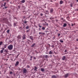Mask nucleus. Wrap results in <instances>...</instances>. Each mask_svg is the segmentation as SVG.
<instances>
[{"label":"nucleus","mask_w":78,"mask_h":78,"mask_svg":"<svg viewBox=\"0 0 78 78\" xmlns=\"http://www.w3.org/2000/svg\"><path fill=\"white\" fill-rule=\"evenodd\" d=\"M69 75V74L67 73L65 75V78H67Z\"/></svg>","instance_id":"nucleus-8"},{"label":"nucleus","mask_w":78,"mask_h":78,"mask_svg":"<svg viewBox=\"0 0 78 78\" xmlns=\"http://www.w3.org/2000/svg\"><path fill=\"white\" fill-rule=\"evenodd\" d=\"M45 29V28L44 27H43L42 28V30H44Z\"/></svg>","instance_id":"nucleus-28"},{"label":"nucleus","mask_w":78,"mask_h":78,"mask_svg":"<svg viewBox=\"0 0 78 78\" xmlns=\"http://www.w3.org/2000/svg\"><path fill=\"white\" fill-rule=\"evenodd\" d=\"M29 31H30L29 30H26L27 33H28V32H29Z\"/></svg>","instance_id":"nucleus-33"},{"label":"nucleus","mask_w":78,"mask_h":78,"mask_svg":"<svg viewBox=\"0 0 78 78\" xmlns=\"http://www.w3.org/2000/svg\"><path fill=\"white\" fill-rule=\"evenodd\" d=\"M67 50L66 49L65 51L64 52H67Z\"/></svg>","instance_id":"nucleus-39"},{"label":"nucleus","mask_w":78,"mask_h":78,"mask_svg":"<svg viewBox=\"0 0 78 78\" xmlns=\"http://www.w3.org/2000/svg\"><path fill=\"white\" fill-rule=\"evenodd\" d=\"M20 2L21 3H24L25 2V0H23L22 1H20Z\"/></svg>","instance_id":"nucleus-15"},{"label":"nucleus","mask_w":78,"mask_h":78,"mask_svg":"<svg viewBox=\"0 0 78 78\" xmlns=\"http://www.w3.org/2000/svg\"><path fill=\"white\" fill-rule=\"evenodd\" d=\"M60 5H62V4L63 3V1H60Z\"/></svg>","instance_id":"nucleus-18"},{"label":"nucleus","mask_w":78,"mask_h":78,"mask_svg":"<svg viewBox=\"0 0 78 78\" xmlns=\"http://www.w3.org/2000/svg\"><path fill=\"white\" fill-rule=\"evenodd\" d=\"M6 5V3L5 2L4 5V6H5V5Z\"/></svg>","instance_id":"nucleus-31"},{"label":"nucleus","mask_w":78,"mask_h":78,"mask_svg":"<svg viewBox=\"0 0 78 78\" xmlns=\"http://www.w3.org/2000/svg\"><path fill=\"white\" fill-rule=\"evenodd\" d=\"M18 8H20V6H18Z\"/></svg>","instance_id":"nucleus-45"},{"label":"nucleus","mask_w":78,"mask_h":78,"mask_svg":"<svg viewBox=\"0 0 78 78\" xmlns=\"http://www.w3.org/2000/svg\"><path fill=\"white\" fill-rule=\"evenodd\" d=\"M67 26V24L66 23H64L63 26V27H66Z\"/></svg>","instance_id":"nucleus-17"},{"label":"nucleus","mask_w":78,"mask_h":78,"mask_svg":"<svg viewBox=\"0 0 78 78\" xmlns=\"http://www.w3.org/2000/svg\"><path fill=\"white\" fill-rule=\"evenodd\" d=\"M6 1V0H3L2 1Z\"/></svg>","instance_id":"nucleus-60"},{"label":"nucleus","mask_w":78,"mask_h":78,"mask_svg":"<svg viewBox=\"0 0 78 78\" xmlns=\"http://www.w3.org/2000/svg\"><path fill=\"white\" fill-rule=\"evenodd\" d=\"M76 41H78V39H77Z\"/></svg>","instance_id":"nucleus-54"},{"label":"nucleus","mask_w":78,"mask_h":78,"mask_svg":"<svg viewBox=\"0 0 78 78\" xmlns=\"http://www.w3.org/2000/svg\"><path fill=\"white\" fill-rule=\"evenodd\" d=\"M48 47H50V44H48Z\"/></svg>","instance_id":"nucleus-34"},{"label":"nucleus","mask_w":78,"mask_h":78,"mask_svg":"<svg viewBox=\"0 0 78 78\" xmlns=\"http://www.w3.org/2000/svg\"><path fill=\"white\" fill-rule=\"evenodd\" d=\"M71 26H72V27H73V24H72Z\"/></svg>","instance_id":"nucleus-50"},{"label":"nucleus","mask_w":78,"mask_h":78,"mask_svg":"<svg viewBox=\"0 0 78 78\" xmlns=\"http://www.w3.org/2000/svg\"><path fill=\"white\" fill-rule=\"evenodd\" d=\"M55 39V37H53V39Z\"/></svg>","instance_id":"nucleus-56"},{"label":"nucleus","mask_w":78,"mask_h":78,"mask_svg":"<svg viewBox=\"0 0 78 78\" xmlns=\"http://www.w3.org/2000/svg\"><path fill=\"white\" fill-rule=\"evenodd\" d=\"M54 19V18L53 17L50 18V19Z\"/></svg>","instance_id":"nucleus-37"},{"label":"nucleus","mask_w":78,"mask_h":78,"mask_svg":"<svg viewBox=\"0 0 78 78\" xmlns=\"http://www.w3.org/2000/svg\"><path fill=\"white\" fill-rule=\"evenodd\" d=\"M28 41H30V40H28Z\"/></svg>","instance_id":"nucleus-57"},{"label":"nucleus","mask_w":78,"mask_h":78,"mask_svg":"<svg viewBox=\"0 0 78 78\" xmlns=\"http://www.w3.org/2000/svg\"><path fill=\"white\" fill-rule=\"evenodd\" d=\"M53 51H50L48 53L49 55H52V54H53Z\"/></svg>","instance_id":"nucleus-6"},{"label":"nucleus","mask_w":78,"mask_h":78,"mask_svg":"<svg viewBox=\"0 0 78 78\" xmlns=\"http://www.w3.org/2000/svg\"><path fill=\"white\" fill-rule=\"evenodd\" d=\"M25 20H26V19L25 20V21H24V22H23V23H27V22H28V21H26Z\"/></svg>","instance_id":"nucleus-21"},{"label":"nucleus","mask_w":78,"mask_h":78,"mask_svg":"<svg viewBox=\"0 0 78 78\" xmlns=\"http://www.w3.org/2000/svg\"><path fill=\"white\" fill-rule=\"evenodd\" d=\"M37 69V67L36 66L35 67V69H34V70H36V69Z\"/></svg>","instance_id":"nucleus-30"},{"label":"nucleus","mask_w":78,"mask_h":78,"mask_svg":"<svg viewBox=\"0 0 78 78\" xmlns=\"http://www.w3.org/2000/svg\"><path fill=\"white\" fill-rule=\"evenodd\" d=\"M8 8V7H5V9H6V8Z\"/></svg>","instance_id":"nucleus-52"},{"label":"nucleus","mask_w":78,"mask_h":78,"mask_svg":"<svg viewBox=\"0 0 78 78\" xmlns=\"http://www.w3.org/2000/svg\"><path fill=\"white\" fill-rule=\"evenodd\" d=\"M8 48L10 50H12L13 48V45L12 44H10L8 46Z\"/></svg>","instance_id":"nucleus-1"},{"label":"nucleus","mask_w":78,"mask_h":78,"mask_svg":"<svg viewBox=\"0 0 78 78\" xmlns=\"http://www.w3.org/2000/svg\"><path fill=\"white\" fill-rule=\"evenodd\" d=\"M51 47H52L53 48V47H54V45H52V46H51Z\"/></svg>","instance_id":"nucleus-42"},{"label":"nucleus","mask_w":78,"mask_h":78,"mask_svg":"<svg viewBox=\"0 0 78 78\" xmlns=\"http://www.w3.org/2000/svg\"><path fill=\"white\" fill-rule=\"evenodd\" d=\"M9 30H8L7 31V33H9Z\"/></svg>","instance_id":"nucleus-38"},{"label":"nucleus","mask_w":78,"mask_h":78,"mask_svg":"<svg viewBox=\"0 0 78 78\" xmlns=\"http://www.w3.org/2000/svg\"><path fill=\"white\" fill-rule=\"evenodd\" d=\"M39 34H42V32H39Z\"/></svg>","instance_id":"nucleus-40"},{"label":"nucleus","mask_w":78,"mask_h":78,"mask_svg":"<svg viewBox=\"0 0 78 78\" xmlns=\"http://www.w3.org/2000/svg\"><path fill=\"white\" fill-rule=\"evenodd\" d=\"M30 58L33 59V56H30Z\"/></svg>","instance_id":"nucleus-43"},{"label":"nucleus","mask_w":78,"mask_h":78,"mask_svg":"<svg viewBox=\"0 0 78 78\" xmlns=\"http://www.w3.org/2000/svg\"><path fill=\"white\" fill-rule=\"evenodd\" d=\"M60 35H61V34H58V36H60Z\"/></svg>","instance_id":"nucleus-48"},{"label":"nucleus","mask_w":78,"mask_h":78,"mask_svg":"<svg viewBox=\"0 0 78 78\" xmlns=\"http://www.w3.org/2000/svg\"><path fill=\"white\" fill-rule=\"evenodd\" d=\"M52 57V55H50V58H51Z\"/></svg>","instance_id":"nucleus-51"},{"label":"nucleus","mask_w":78,"mask_h":78,"mask_svg":"<svg viewBox=\"0 0 78 78\" xmlns=\"http://www.w3.org/2000/svg\"><path fill=\"white\" fill-rule=\"evenodd\" d=\"M38 26L39 27H40V28H41V27H42V25H40V24H38Z\"/></svg>","instance_id":"nucleus-26"},{"label":"nucleus","mask_w":78,"mask_h":78,"mask_svg":"<svg viewBox=\"0 0 78 78\" xmlns=\"http://www.w3.org/2000/svg\"><path fill=\"white\" fill-rule=\"evenodd\" d=\"M45 58H46V59H47V58H49V56H48V55H46L45 56Z\"/></svg>","instance_id":"nucleus-13"},{"label":"nucleus","mask_w":78,"mask_h":78,"mask_svg":"<svg viewBox=\"0 0 78 78\" xmlns=\"http://www.w3.org/2000/svg\"><path fill=\"white\" fill-rule=\"evenodd\" d=\"M2 21H3L4 22H7V21H8V19H7V18H4L3 19Z\"/></svg>","instance_id":"nucleus-2"},{"label":"nucleus","mask_w":78,"mask_h":78,"mask_svg":"<svg viewBox=\"0 0 78 78\" xmlns=\"http://www.w3.org/2000/svg\"><path fill=\"white\" fill-rule=\"evenodd\" d=\"M16 24H17V23H14L13 27H16V26H17V25H16Z\"/></svg>","instance_id":"nucleus-20"},{"label":"nucleus","mask_w":78,"mask_h":78,"mask_svg":"<svg viewBox=\"0 0 78 78\" xmlns=\"http://www.w3.org/2000/svg\"><path fill=\"white\" fill-rule=\"evenodd\" d=\"M32 59H33V58H30V61H32Z\"/></svg>","instance_id":"nucleus-44"},{"label":"nucleus","mask_w":78,"mask_h":78,"mask_svg":"<svg viewBox=\"0 0 78 78\" xmlns=\"http://www.w3.org/2000/svg\"><path fill=\"white\" fill-rule=\"evenodd\" d=\"M41 16H43V14L42 13H41Z\"/></svg>","instance_id":"nucleus-41"},{"label":"nucleus","mask_w":78,"mask_h":78,"mask_svg":"<svg viewBox=\"0 0 78 78\" xmlns=\"http://www.w3.org/2000/svg\"><path fill=\"white\" fill-rule=\"evenodd\" d=\"M2 50L1 51V53H3V50H4V48H2Z\"/></svg>","instance_id":"nucleus-12"},{"label":"nucleus","mask_w":78,"mask_h":78,"mask_svg":"<svg viewBox=\"0 0 78 78\" xmlns=\"http://www.w3.org/2000/svg\"><path fill=\"white\" fill-rule=\"evenodd\" d=\"M45 34V33H42L41 34V36H44V35Z\"/></svg>","instance_id":"nucleus-22"},{"label":"nucleus","mask_w":78,"mask_h":78,"mask_svg":"<svg viewBox=\"0 0 78 78\" xmlns=\"http://www.w3.org/2000/svg\"><path fill=\"white\" fill-rule=\"evenodd\" d=\"M8 45L7 44H6L5 45L3 46L4 48H4V50H5V48H6V46H7Z\"/></svg>","instance_id":"nucleus-10"},{"label":"nucleus","mask_w":78,"mask_h":78,"mask_svg":"<svg viewBox=\"0 0 78 78\" xmlns=\"http://www.w3.org/2000/svg\"><path fill=\"white\" fill-rule=\"evenodd\" d=\"M10 74H12V71H11L10 72Z\"/></svg>","instance_id":"nucleus-36"},{"label":"nucleus","mask_w":78,"mask_h":78,"mask_svg":"<svg viewBox=\"0 0 78 78\" xmlns=\"http://www.w3.org/2000/svg\"><path fill=\"white\" fill-rule=\"evenodd\" d=\"M26 28L27 30V29H28L29 28V27H28V26L26 27Z\"/></svg>","instance_id":"nucleus-29"},{"label":"nucleus","mask_w":78,"mask_h":78,"mask_svg":"<svg viewBox=\"0 0 78 78\" xmlns=\"http://www.w3.org/2000/svg\"><path fill=\"white\" fill-rule=\"evenodd\" d=\"M4 52H5V53H7V52H8V51L6 49H5L4 50Z\"/></svg>","instance_id":"nucleus-27"},{"label":"nucleus","mask_w":78,"mask_h":78,"mask_svg":"<svg viewBox=\"0 0 78 78\" xmlns=\"http://www.w3.org/2000/svg\"><path fill=\"white\" fill-rule=\"evenodd\" d=\"M27 68H30V66H29V65H27Z\"/></svg>","instance_id":"nucleus-32"},{"label":"nucleus","mask_w":78,"mask_h":78,"mask_svg":"<svg viewBox=\"0 0 78 78\" xmlns=\"http://www.w3.org/2000/svg\"><path fill=\"white\" fill-rule=\"evenodd\" d=\"M23 19H25V16H24L23 17Z\"/></svg>","instance_id":"nucleus-53"},{"label":"nucleus","mask_w":78,"mask_h":78,"mask_svg":"<svg viewBox=\"0 0 78 78\" xmlns=\"http://www.w3.org/2000/svg\"><path fill=\"white\" fill-rule=\"evenodd\" d=\"M19 61L16 62L15 65V66H17L19 65Z\"/></svg>","instance_id":"nucleus-4"},{"label":"nucleus","mask_w":78,"mask_h":78,"mask_svg":"<svg viewBox=\"0 0 78 78\" xmlns=\"http://www.w3.org/2000/svg\"><path fill=\"white\" fill-rule=\"evenodd\" d=\"M60 42H61V43H63V42H64V41H63L62 40H60Z\"/></svg>","instance_id":"nucleus-25"},{"label":"nucleus","mask_w":78,"mask_h":78,"mask_svg":"<svg viewBox=\"0 0 78 78\" xmlns=\"http://www.w3.org/2000/svg\"><path fill=\"white\" fill-rule=\"evenodd\" d=\"M35 43H34L33 44L31 45L32 47H33L34 45H35Z\"/></svg>","instance_id":"nucleus-23"},{"label":"nucleus","mask_w":78,"mask_h":78,"mask_svg":"<svg viewBox=\"0 0 78 78\" xmlns=\"http://www.w3.org/2000/svg\"><path fill=\"white\" fill-rule=\"evenodd\" d=\"M76 10L78 11V9H77Z\"/></svg>","instance_id":"nucleus-61"},{"label":"nucleus","mask_w":78,"mask_h":78,"mask_svg":"<svg viewBox=\"0 0 78 78\" xmlns=\"http://www.w3.org/2000/svg\"><path fill=\"white\" fill-rule=\"evenodd\" d=\"M71 7H72V5H71Z\"/></svg>","instance_id":"nucleus-63"},{"label":"nucleus","mask_w":78,"mask_h":78,"mask_svg":"<svg viewBox=\"0 0 78 78\" xmlns=\"http://www.w3.org/2000/svg\"><path fill=\"white\" fill-rule=\"evenodd\" d=\"M53 11V9H51L50 12L51 13H52V12Z\"/></svg>","instance_id":"nucleus-19"},{"label":"nucleus","mask_w":78,"mask_h":78,"mask_svg":"<svg viewBox=\"0 0 78 78\" xmlns=\"http://www.w3.org/2000/svg\"><path fill=\"white\" fill-rule=\"evenodd\" d=\"M27 70L26 69H24L23 70V73H27Z\"/></svg>","instance_id":"nucleus-5"},{"label":"nucleus","mask_w":78,"mask_h":78,"mask_svg":"<svg viewBox=\"0 0 78 78\" xmlns=\"http://www.w3.org/2000/svg\"><path fill=\"white\" fill-rule=\"evenodd\" d=\"M38 30H39V31H41V28H39L38 29Z\"/></svg>","instance_id":"nucleus-46"},{"label":"nucleus","mask_w":78,"mask_h":78,"mask_svg":"<svg viewBox=\"0 0 78 78\" xmlns=\"http://www.w3.org/2000/svg\"><path fill=\"white\" fill-rule=\"evenodd\" d=\"M19 55H20V54H19L18 55H17V56H19Z\"/></svg>","instance_id":"nucleus-49"},{"label":"nucleus","mask_w":78,"mask_h":78,"mask_svg":"<svg viewBox=\"0 0 78 78\" xmlns=\"http://www.w3.org/2000/svg\"><path fill=\"white\" fill-rule=\"evenodd\" d=\"M34 59H36V58L35 57H34Z\"/></svg>","instance_id":"nucleus-35"},{"label":"nucleus","mask_w":78,"mask_h":78,"mask_svg":"<svg viewBox=\"0 0 78 78\" xmlns=\"http://www.w3.org/2000/svg\"><path fill=\"white\" fill-rule=\"evenodd\" d=\"M7 2H9V0H7Z\"/></svg>","instance_id":"nucleus-58"},{"label":"nucleus","mask_w":78,"mask_h":78,"mask_svg":"<svg viewBox=\"0 0 78 78\" xmlns=\"http://www.w3.org/2000/svg\"><path fill=\"white\" fill-rule=\"evenodd\" d=\"M21 27H20V28H21Z\"/></svg>","instance_id":"nucleus-64"},{"label":"nucleus","mask_w":78,"mask_h":78,"mask_svg":"<svg viewBox=\"0 0 78 78\" xmlns=\"http://www.w3.org/2000/svg\"><path fill=\"white\" fill-rule=\"evenodd\" d=\"M66 56H63L62 58V60H63V61H64L65 60V59H66Z\"/></svg>","instance_id":"nucleus-11"},{"label":"nucleus","mask_w":78,"mask_h":78,"mask_svg":"<svg viewBox=\"0 0 78 78\" xmlns=\"http://www.w3.org/2000/svg\"><path fill=\"white\" fill-rule=\"evenodd\" d=\"M17 38L19 39H21V36H20V35H18Z\"/></svg>","instance_id":"nucleus-7"},{"label":"nucleus","mask_w":78,"mask_h":78,"mask_svg":"<svg viewBox=\"0 0 78 78\" xmlns=\"http://www.w3.org/2000/svg\"><path fill=\"white\" fill-rule=\"evenodd\" d=\"M1 7H3V6L1 5Z\"/></svg>","instance_id":"nucleus-62"},{"label":"nucleus","mask_w":78,"mask_h":78,"mask_svg":"<svg viewBox=\"0 0 78 78\" xmlns=\"http://www.w3.org/2000/svg\"><path fill=\"white\" fill-rule=\"evenodd\" d=\"M30 39L31 41H33V37L30 36Z\"/></svg>","instance_id":"nucleus-9"},{"label":"nucleus","mask_w":78,"mask_h":78,"mask_svg":"<svg viewBox=\"0 0 78 78\" xmlns=\"http://www.w3.org/2000/svg\"><path fill=\"white\" fill-rule=\"evenodd\" d=\"M46 12H48V10H46Z\"/></svg>","instance_id":"nucleus-47"},{"label":"nucleus","mask_w":78,"mask_h":78,"mask_svg":"<svg viewBox=\"0 0 78 78\" xmlns=\"http://www.w3.org/2000/svg\"><path fill=\"white\" fill-rule=\"evenodd\" d=\"M52 78H56V76L55 75H53L52 76Z\"/></svg>","instance_id":"nucleus-16"},{"label":"nucleus","mask_w":78,"mask_h":78,"mask_svg":"<svg viewBox=\"0 0 78 78\" xmlns=\"http://www.w3.org/2000/svg\"><path fill=\"white\" fill-rule=\"evenodd\" d=\"M41 72H44V71H45V69H44L41 68Z\"/></svg>","instance_id":"nucleus-14"},{"label":"nucleus","mask_w":78,"mask_h":78,"mask_svg":"<svg viewBox=\"0 0 78 78\" xmlns=\"http://www.w3.org/2000/svg\"><path fill=\"white\" fill-rule=\"evenodd\" d=\"M56 22H58V20H56Z\"/></svg>","instance_id":"nucleus-55"},{"label":"nucleus","mask_w":78,"mask_h":78,"mask_svg":"<svg viewBox=\"0 0 78 78\" xmlns=\"http://www.w3.org/2000/svg\"><path fill=\"white\" fill-rule=\"evenodd\" d=\"M3 42L2 41H1L0 42V45H2V44H3Z\"/></svg>","instance_id":"nucleus-24"},{"label":"nucleus","mask_w":78,"mask_h":78,"mask_svg":"<svg viewBox=\"0 0 78 78\" xmlns=\"http://www.w3.org/2000/svg\"><path fill=\"white\" fill-rule=\"evenodd\" d=\"M23 40H24V39H26V35L25 34H24L23 35Z\"/></svg>","instance_id":"nucleus-3"},{"label":"nucleus","mask_w":78,"mask_h":78,"mask_svg":"<svg viewBox=\"0 0 78 78\" xmlns=\"http://www.w3.org/2000/svg\"><path fill=\"white\" fill-rule=\"evenodd\" d=\"M76 1L77 2H78V0H76Z\"/></svg>","instance_id":"nucleus-59"}]
</instances>
